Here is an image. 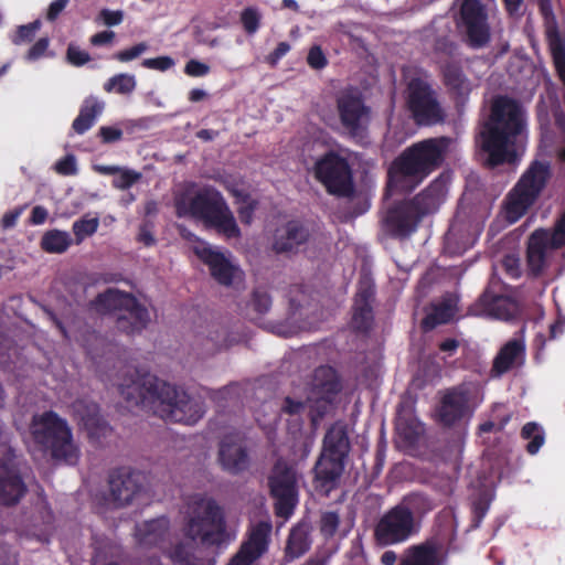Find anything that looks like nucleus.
<instances>
[{
    "mask_svg": "<svg viewBox=\"0 0 565 565\" xmlns=\"http://www.w3.org/2000/svg\"><path fill=\"white\" fill-rule=\"evenodd\" d=\"M120 396L129 406L152 411L170 423L194 425L203 417V403L184 390L138 370L118 385Z\"/></svg>",
    "mask_w": 565,
    "mask_h": 565,
    "instance_id": "f257e3e1",
    "label": "nucleus"
},
{
    "mask_svg": "<svg viewBox=\"0 0 565 565\" xmlns=\"http://www.w3.org/2000/svg\"><path fill=\"white\" fill-rule=\"evenodd\" d=\"M450 138H428L404 149L390 164L386 188L394 193L414 191L435 170L441 167Z\"/></svg>",
    "mask_w": 565,
    "mask_h": 565,
    "instance_id": "f03ea898",
    "label": "nucleus"
},
{
    "mask_svg": "<svg viewBox=\"0 0 565 565\" xmlns=\"http://www.w3.org/2000/svg\"><path fill=\"white\" fill-rule=\"evenodd\" d=\"M523 127V111L516 100L499 96L492 102L490 116L480 131L481 148L488 153L490 167L515 162L513 146Z\"/></svg>",
    "mask_w": 565,
    "mask_h": 565,
    "instance_id": "7ed1b4c3",
    "label": "nucleus"
},
{
    "mask_svg": "<svg viewBox=\"0 0 565 565\" xmlns=\"http://www.w3.org/2000/svg\"><path fill=\"white\" fill-rule=\"evenodd\" d=\"M446 193L445 181L437 178L412 199L396 203L387 211L384 221L390 234L396 238L409 237L426 216L439 210Z\"/></svg>",
    "mask_w": 565,
    "mask_h": 565,
    "instance_id": "20e7f679",
    "label": "nucleus"
},
{
    "mask_svg": "<svg viewBox=\"0 0 565 565\" xmlns=\"http://www.w3.org/2000/svg\"><path fill=\"white\" fill-rule=\"evenodd\" d=\"M179 215L202 221L226 239L239 238L242 233L222 193L213 186L199 189L192 195L177 202Z\"/></svg>",
    "mask_w": 565,
    "mask_h": 565,
    "instance_id": "39448f33",
    "label": "nucleus"
},
{
    "mask_svg": "<svg viewBox=\"0 0 565 565\" xmlns=\"http://www.w3.org/2000/svg\"><path fill=\"white\" fill-rule=\"evenodd\" d=\"M32 438L41 450L49 452L55 461L76 465L81 451L73 438L66 419L54 411L35 414L30 425Z\"/></svg>",
    "mask_w": 565,
    "mask_h": 565,
    "instance_id": "423d86ee",
    "label": "nucleus"
},
{
    "mask_svg": "<svg viewBox=\"0 0 565 565\" xmlns=\"http://www.w3.org/2000/svg\"><path fill=\"white\" fill-rule=\"evenodd\" d=\"M183 534L206 546H221L230 540L222 508L213 498L193 495L188 504Z\"/></svg>",
    "mask_w": 565,
    "mask_h": 565,
    "instance_id": "0eeeda50",
    "label": "nucleus"
},
{
    "mask_svg": "<svg viewBox=\"0 0 565 565\" xmlns=\"http://www.w3.org/2000/svg\"><path fill=\"white\" fill-rule=\"evenodd\" d=\"M350 450V439L343 426H332L327 430L322 451L313 467L317 491L329 495L338 488Z\"/></svg>",
    "mask_w": 565,
    "mask_h": 565,
    "instance_id": "6e6552de",
    "label": "nucleus"
},
{
    "mask_svg": "<svg viewBox=\"0 0 565 565\" xmlns=\"http://www.w3.org/2000/svg\"><path fill=\"white\" fill-rule=\"evenodd\" d=\"M551 175L548 162L534 160L530 163L504 199V215L509 223L518 222L527 213L539 200Z\"/></svg>",
    "mask_w": 565,
    "mask_h": 565,
    "instance_id": "1a4fd4ad",
    "label": "nucleus"
},
{
    "mask_svg": "<svg viewBox=\"0 0 565 565\" xmlns=\"http://www.w3.org/2000/svg\"><path fill=\"white\" fill-rule=\"evenodd\" d=\"M335 110L341 134L354 140L367 136L372 110L358 88L340 90L335 96Z\"/></svg>",
    "mask_w": 565,
    "mask_h": 565,
    "instance_id": "9d476101",
    "label": "nucleus"
},
{
    "mask_svg": "<svg viewBox=\"0 0 565 565\" xmlns=\"http://www.w3.org/2000/svg\"><path fill=\"white\" fill-rule=\"evenodd\" d=\"M313 175L331 195L349 198L354 192L351 167L344 157L333 150L327 151L315 162Z\"/></svg>",
    "mask_w": 565,
    "mask_h": 565,
    "instance_id": "9b49d317",
    "label": "nucleus"
},
{
    "mask_svg": "<svg viewBox=\"0 0 565 565\" xmlns=\"http://www.w3.org/2000/svg\"><path fill=\"white\" fill-rule=\"evenodd\" d=\"M406 105L419 125L431 126L445 120L446 114L438 99V93L420 77H413L407 83Z\"/></svg>",
    "mask_w": 565,
    "mask_h": 565,
    "instance_id": "f8f14e48",
    "label": "nucleus"
},
{
    "mask_svg": "<svg viewBox=\"0 0 565 565\" xmlns=\"http://www.w3.org/2000/svg\"><path fill=\"white\" fill-rule=\"evenodd\" d=\"M267 484L270 497L275 499L276 516L289 519L298 503L296 470L285 460L278 459L271 468Z\"/></svg>",
    "mask_w": 565,
    "mask_h": 565,
    "instance_id": "ddd939ff",
    "label": "nucleus"
},
{
    "mask_svg": "<svg viewBox=\"0 0 565 565\" xmlns=\"http://www.w3.org/2000/svg\"><path fill=\"white\" fill-rule=\"evenodd\" d=\"M417 532L418 521L396 504L377 520L373 529V541L377 547H387L405 543Z\"/></svg>",
    "mask_w": 565,
    "mask_h": 565,
    "instance_id": "4468645a",
    "label": "nucleus"
},
{
    "mask_svg": "<svg viewBox=\"0 0 565 565\" xmlns=\"http://www.w3.org/2000/svg\"><path fill=\"white\" fill-rule=\"evenodd\" d=\"M459 26L469 47L482 49L489 44L491 30L486 7L480 0L462 1Z\"/></svg>",
    "mask_w": 565,
    "mask_h": 565,
    "instance_id": "2eb2a0df",
    "label": "nucleus"
},
{
    "mask_svg": "<svg viewBox=\"0 0 565 565\" xmlns=\"http://www.w3.org/2000/svg\"><path fill=\"white\" fill-rule=\"evenodd\" d=\"M143 472L130 467L113 469L108 476L109 494L117 508H122L132 502L145 487Z\"/></svg>",
    "mask_w": 565,
    "mask_h": 565,
    "instance_id": "dca6fc26",
    "label": "nucleus"
},
{
    "mask_svg": "<svg viewBox=\"0 0 565 565\" xmlns=\"http://www.w3.org/2000/svg\"><path fill=\"white\" fill-rule=\"evenodd\" d=\"M194 254L209 267L214 280L226 287L233 285L239 268L223 252L215 250L209 245H203L195 246Z\"/></svg>",
    "mask_w": 565,
    "mask_h": 565,
    "instance_id": "f3484780",
    "label": "nucleus"
},
{
    "mask_svg": "<svg viewBox=\"0 0 565 565\" xmlns=\"http://www.w3.org/2000/svg\"><path fill=\"white\" fill-rule=\"evenodd\" d=\"M375 286L370 280H361L354 296L351 326L355 332L366 334L374 324L373 302Z\"/></svg>",
    "mask_w": 565,
    "mask_h": 565,
    "instance_id": "a211bd4d",
    "label": "nucleus"
},
{
    "mask_svg": "<svg viewBox=\"0 0 565 565\" xmlns=\"http://www.w3.org/2000/svg\"><path fill=\"white\" fill-rule=\"evenodd\" d=\"M310 238L309 226L299 220H291L277 231L273 249L276 254H297Z\"/></svg>",
    "mask_w": 565,
    "mask_h": 565,
    "instance_id": "6ab92c4d",
    "label": "nucleus"
},
{
    "mask_svg": "<svg viewBox=\"0 0 565 565\" xmlns=\"http://www.w3.org/2000/svg\"><path fill=\"white\" fill-rule=\"evenodd\" d=\"M444 85L456 105H463L472 90V83L463 72L460 61H439Z\"/></svg>",
    "mask_w": 565,
    "mask_h": 565,
    "instance_id": "aec40b11",
    "label": "nucleus"
},
{
    "mask_svg": "<svg viewBox=\"0 0 565 565\" xmlns=\"http://www.w3.org/2000/svg\"><path fill=\"white\" fill-rule=\"evenodd\" d=\"M26 492L28 487L19 469L7 461H0V507L18 505Z\"/></svg>",
    "mask_w": 565,
    "mask_h": 565,
    "instance_id": "412c9836",
    "label": "nucleus"
},
{
    "mask_svg": "<svg viewBox=\"0 0 565 565\" xmlns=\"http://www.w3.org/2000/svg\"><path fill=\"white\" fill-rule=\"evenodd\" d=\"M546 228H536L527 239L526 264L530 276L540 277L547 267L548 252L554 250Z\"/></svg>",
    "mask_w": 565,
    "mask_h": 565,
    "instance_id": "4be33fe9",
    "label": "nucleus"
},
{
    "mask_svg": "<svg viewBox=\"0 0 565 565\" xmlns=\"http://www.w3.org/2000/svg\"><path fill=\"white\" fill-rule=\"evenodd\" d=\"M218 461L223 470L237 476L249 468L250 459L246 446L231 437H225L218 449Z\"/></svg>",
    "mask_w": 565,
    "mask_h": 565,
    "instance_id": "5701e85b",
    "label": "nucleus"
},
{
    "mask_svg": "<svg viewBox=\"0 0 565 565\" xmlns=\"http://www.w3.org/2000/svg\"><path fill=\"white\" fill-rule=\"evenodd\" d=\"M469 395L461 386L452 387L444 394L438 411L439 420L445 426H452L461 420L468 412Z\"/></svg>",
    "mask_w": 565,
    "mask_h": 565,
    "instance_id": "b1692460",
    "label": "nucleus"
},
{
    "mask_svg": "<svg viewBox=\"0 0 565 565\" xmlns=\"http://www.w3.org/2000/svg\"><path fill=\"white\" fill-rule=\"evenodd\" d=\"M72 411L75 418L88 431L90 437L106 436L109 426L99 413L97 403L78 398L72 404Z\"/></svg>",
    "mask_w": 565,
    "mask_h": 565,
    "instance_id": "393cba45",
    "label": "nucleus"
},
{
    "mask_svg": "<svg viewBox=\"0 0 565 565\" xmlns=\"http://www.w3.org/2000/svg\"><path fill=\"white\" fill-rule=\"evenodd\" d=\"M150 322V313L134 296V305L127 303L116 317V328L128 335L141 333Z\"/></svg>",
    "mask_w": 565,
    "mask_h": 565,
    "instance_id": "a878e982",
    "label": "nucleus"
},
{
    "mask_svg": "<svg viewBox=\"0 0 565 565\" xmlns=\"http://www.w3.org/2000/svg\"><path fill=\"white\" fill-rule=\"evenodd\" d=\"M525 358V344L521 339L509 340L497 353L492 362L491 376L500 377L521 365Z\"/></svg>",
    "mask_w": 565,
    "mask_h": 565,
    "instance_id": "bb28decb",
    "label": "nucleus"
},
{
    "mask_svg": "<svg viewBox=\"0 0 565 565\" xmlns=\"http://www.w3.org/2000/svg\"><path fill=\"white\" fill-rule=\"evenodd\" d=\"M341 391L342 383L335 369L330 365H320L313 371L309 388L311 396L337 398Z\"/></svg>",
    "mask_w": 565,
    "mask_h": 565,
    "instance_id": "cd10ccee",
    "label": "nucleus"
},
{
    "mask_svg": "<svg viewBox=\"0 0 565 565\" xmlns=\"http://www.w3.org/2000/svg\"><path fill=\"white\" fill-rule=\"evenodd\" d=\"M273 524L270 520H262L255 523L249 532L248 537L242 543L241 548L252 553L254 557H262L268 550Z\"/></svg>",
    "mask_w": 565,
    "mask_h": 565,
    "instance_id": "c85d7f7f",
    "label": "nucleus"
},
{
    "mask_svg": "<svg viewBox=\"0 0 565 565\" xmlns=\"http://www.w3.org/2000/svg\"><path fill=\"white\" fill-rule=\"evenodd\" d=\"M169 558L175 565H215L214 555H196L191 542H178L168 553Z\"/></svg>",
    "mask_w": 565,
    "mask_h": 565,
    "instance_id": "c756f323",
    "label": "nucleus"
},
{
    "mask_svg": "<svg viewBox=\"0 0 565 565\" xmlns=\"http://www.w3.org/2000/svg\"><path fill=\"white\" fill-rule=\"evenodd\" d=\"M104 107V102L99 100L95 96H88L85 98L77 117L72 124L73 130L78 135L85 134L94 126L98 116L102 115Z\"/></svg>",
    "mask_w": 565,
    "mask_h": 565,
    "instance_id": "7c9ffc66",
    "label": "nucleus"
},
{
    "mask_svg": "<svg viewBox=\"0 0 565 565\" xmlns=\"http://www.w3.org/2000/svg\"><path fill=\"white\" fill-rule=\"evenodd\" d=\"M311 546V540L308 526L305 524L295 525L287 537L284 558L286 562H292L305 555Z\"/></svg>",
    "mask_w": 565,
    "mask_h": 565,
    "instance_id": "2f4dec72",
    "label": "nucleus"
},
{
    "mask_svg": "<svg viewBox=\"0 0 565 565\" xmlns=\"http://www.w3.org/2000/svg\"><path fill=\"white\" fill-rule=\"evenodd\" d=\"M169 533V520L167 518L145 521L137 526V536L143 545L157 546Z\"/></svg>",
    "mask_w": 565,
    "mask_h": 565,
    "instance_id": "473e14b6",
    "label": "nucleus"
},
{
    "mask_svg": "<svg viewBox=\"0 0 565 565\" xmlns=\"http://www.w3.org/2000/svg\"><path fill=\"white\" fill-rule=\"evenodd\" d=\"M127 303L134 305V295L113 288L99 294L94 300L97 311L102 313L120 312Z\"/></svg>",
    "mask_w": 565,
    "mask_h": 565,
    "instance_id": "72a5a7b5",
    "label": "nucleus"
},
{
    "mask_svg": "<svg viewBox=\"0 0 565 565\" xmlns=\"http://www.w3.org/2000/svg\"><path fill=\"white\" fill-rule=\"evenodd\" d=\"M398 565H439L435 544L425 542L407 548Z\"/></svg>",
    "mask_w": 565,
    "mask_h": 565,
    "instance_id": "f704fd0d",
    "label": "nucleus"
},
{
    "mask_svg": "<svg viewBox=\"0 0 565 565\" xmlns=\"http://www.w3.org/2000/svg\"><path fill=\"white\" fill-rule=\"evenodd\" d=\"M397 505L404 511L406 510L415 521L434 509L429 497L420 492L404 495Z\"/></svg>",
    "mask_w": 565,
    "mask_h": 565,
    "instance_id": "c9c22d12",
    "label": "nucleus"
},
{
    "mask_svg": "<svg viewBox=\"0 0 565 565\" xmlns=\"http://www.w3.org/2000/svg\"><path fill=\"white\" fill-rule=\"evenodd\" d=\"M520 437L529 441L525 446V450L531 456L536 455L545 444V431L536 422H527L524 424L521 428Z\"/></svg>",
    "mask_w": 565,
    "mask_h": 565,
    "instance_id": "e433bc0d",
    "label": "nucleus"
},
{
    "mask_svg": "<svg viewBox=\"0 0 565 565\" xmlns=\"http://www.w3.org/2000/svg\"><path fill=\"white\" fill-rule=\"evenodd\" d=\"M72 244V237L67 232L60 230L47 231L41 239V247L47 253H64Z\"/></svg>",
    "mask_w": 565,
    "mask_h": 565,
    "instance_id": "4c0bfd02",
    "label": "nucleus"
},
{
    "mask_svg": "<svg viewBox=\"0 0 565 565\" xmlns=\"http://www.w3.org/2000/svg\"><path fill=\"white\" fill-rule=\"evenodd\" d=\"M455 317V308L448 302L444 301L433 307L430 313L423 319V328L431 330L440 324H446Z\"/></svg>",
    "mask_w": 565,
    "mask_h": 565,
    "instance_id": "58836bf2",
    "label": "nucleus"
},
{
    "mask_svg": "<svg viewBox=\"0 0 565 565\" xmlns=\"http://www.w3.org/2000/svg\"><path fill=\"white\" fill-rule=\"evenodd\" d=\"M233 195L238 204L237 214L241 222L246 225L252 224L258 202L244 191L235 190Z\"/></svg>",
    "mask_w": 565,
    "mask_h": 565,
    "instance_id": "ea45409f",
    "label": "nucleus"
},
{
    "mask_svg": "<svg viewBox=\"0 0 565 565\" xmlns=\"http://www.w3.org/2000/svg\"><path fill=\"white\" fill-rule=\"evenodd\" d=\"M271 305L273 299L269 292L258 287L253 290L247 308L250 309L257 318H260L269 312Z\"/></svg>",
    "mask_w": 565,
    "mask_h": 565,
    "instance_id": "a19ab883",
    "label": "nucleus"
},
{
    "mask_svg": "<svg viewBox=\"0 0 565 565\" xmlns=\"http://www.w3.org/2000/svg\"><path fill=\"white\" fill-rule=\"evenodd\" d=\"M135 88V76L125 73L114 75L104 84V89L107 93L116 92L121 95L130 94Z\"/></svg>",
    "mask_w": 565,
    "mask_h": 565,
    "instance_id": "79ce46f5",
    "label": "nucleus"
},
{
    "mask_svg": "<svg viewBox=\"0 0 565 565\" xmlns=\"http://www.w3.org/2000/svg\"><path fill=\"white\" fill-rule=\"evenodd\" d=\"M501 301H503L502 296L483 292L478 301L468 308V315L480 316L482 313H494Z\"/></svg>",
    "mask_w": 565,
    "mask_h": 565,
    "instance_id": "37998d69",
    "label": "nucleus"
},
{
    "mask_svg": "<svg viewBox=\"0 0 565 565\" xmlns=\"http://www.w3.org/2000/svg\"><path fill=\"white\" fill-rule=\"evenodd\" d=\"M434 52L439 61H460L459 46L448 36H438L434 43Z\"/></svg>",
    "mask_w": 565,
    "mask_h": 565,
    "instance_id": "c03bdc74",
    "label": "nucleus"
},
{
    "mask_svg": "<svg viewBox=\"0 0 565 565\" xmlns=\"http://www.w3.org/2000/svg\"><path fill=\"white\" fill-rule=\"evenodd\" d=\"M335 398L326 396H308L310 419L312 423H317L322 419L330 411Z\"/></svg>",
    "mask_w": 565,
    "mask_h": 565,
    "instance_id": "a18cd8bd",
    "label": "nucleus"
},
{
    "mask_svg": "<svg viewBox=\"0 0 565 565\" xmlns=\"http://www.w3.org/2000/svg\"><path fill=\"white\" fill-rule=\"evenodd\" d=\"M99 226L98 217H82L73 223L72 230L75 235L76 244H81L86 237L96 233Z\"/></svg>",
    "mask_w": 565,
    "mask_h": 565,
    "instance_id": "49530a36",
    "label": "nucleus"
},
{
    "mask_svg": "<svg viewBox=\"0 0 565 565\" xmlns=\"http://www.w3.org/2000/svg\"><path fill=\"white\" fill-rule=\"evenodd\" d=\"M239 21L244 31L247 34L253 35L260 28L262 13L256 7H247L241 12Z\"/></svg>",
    "mask_w": 565,
    "mask_h": 565,
    "instance_id": "de8ad7c7",
    "label": "nucleus"
},
{
    "mask_svg": "<svg viewBox=\"0 0 565 565\" xmlns=\"http://www.w3.org/2000/svg\"><path fill=\"white\" fill-rule=\"evenodd\" d=\"M547 230V236L552 241L553 248L565 247V209L558 213L554 225Z\"/></svg>",
    "mask_w": 565,
    "mask_h": 565,
    "instance_id": "09e8293b",
    "label": "nucleus"
},
{
    "mask_svg": "<svg viewBox=\"0 0 565 565\" xmlns=\"http://www.w3.org/2000/svg\"><path fill=\"white\" fill-rule=\"evenodd\" d=\"M340 524V516L334 511H327L320 518V532L326 539L333 537Z\"/></svg>",
    "mask_w": 565,
    "mask_h": 565,
    "instance_id": "8fccbe9b",
    "label": "nucleus"
},
{
    "mask_svg": "<svg viewBox=\"0 0 565 565\" xmlns=\"http://www.w3.org/2000/svg\"><path fill=\"white\" fill-rule=\"evenodd\" d=\"M41 22L39 20H35L31 23L20 25L17 30V33L14 38L12 39L13 44L20 45L25 42H31L35 33L40 30Z\"/></svg>",
    "mask_w": 565,
    "mask_h": 565,
    "instance_id": "3c124183",
    "label": "nucleus"
},
{
    "mask_svg": "<svg viewBox=\"0 0 565 565\" xmlns=\"http://www.w3.org/2000/svg\"><path fill=\"white\" fill-rule=\"evenodd\" d=\"M117 174L118 177L113 180V185L119 190H127L131 188L141 178L140 172L121 168L120 172Z\"/></svg>",
    "mask_w": 565,
    "mask_h": 565,
    "instance_id": "603ef678",
    "label": "nucleus"
},
{
    "mask_svg": "<svg viewBox=\"0 0 565 565\" xmlns=\"http://www.w3.org/2000/svg\"><path fill=\"white\" fill-rule=\"evenodd\" d=\"M147 50H148V44L146 42H140L131 47L116 52L113 55V58L118 62H121V63H127V62H130V61L139 57Z\"/></svg>",
    "mask_w": 565,
    "mask_h": 565,
    "instance_id": "864d4df0",
    "label": "nucleus"
},
{
    "mask_svg": "<svg viewBox=\"0 0 565 565\" xmlns=\"http://www.w3.org/2000/svg\"><path fill=\"white\" fill-rule=\"evenodd\" d=\"M307 63L312 70H322L328 65V58L320 45L310 47L307 55Z\"/></svg>",
    "mask_w": 565,
    "mask_h": 565,
    "instance_id": "5fc2aeb1",
    "label": "nucleus"
},
{
    "mask_svg": "<svg viewBox=\"0 0 565 565\" xmlns=\"http://www.w3.org/2000/svg\"><path fill=\"white\" fill-rule=\"evenodd\" d=\"M141 66L148 70L166 72L174 66V60L170 56H158L153 58H145Z\"/></svg>",
    "mask_w": 565,
    "mask_h": 565,
    "instance_id": "6e6d98bb",
    "label": "nucleus"
},
{
    "mask_svg": "<svg viewBox=\"0 0 565 565\" xmlns=\"http://www.w3.org/2000/svg\"><path fill=\"white\" fill-rule=\"evenodd\" d=\"M66 60L71 65L79 67L89 62L90 56L86 51L70 44L66 51Z\"/></svg>",
    "mask_w": 565,
    "mask_h": 565,
    "instance_id": "4d7b16f0",
    "label": "nucleus"
},
{
    "mask_svg": "<svg viewBox=\"0 0 565 565\" xmlns=\"http://www.w3.org/2000/svg\"><path fill=\"white\" fill-rule=\"evenodd\" d=\"M502 268L505 275L512 279L521 277L520 258L514 254H508L503 257Z\"/></svg>",
    "mask_w": 565,
    "mask_h": 565,
    "instance_id": "13d9d810",
    "label": "nucleus"
},
{
    "mask_svg": "<svg viewBox=\"0 0 565 565\" xmlns=\"http://www.w3.org/2000/svg\"><path fill=\"white\" fill-rule=\"evenodd\" d=\"M552 54L557 75L565 86V46L562 44L553 45Z\"/></svg>",
    "mask_w": 565,
    "mask_h": 565,
    "instance_id": "bf43d9fd",
    "label": "nucleus"
},
{
    "mask_svg": "<svg viewBox=\"0 0 565 565\" xmlns=\"http://www.w3.org/2000/svg\"><path fill=\"white\" fill-rule=\"evenodd\" d=\"M552 54L557 75L565 86V46L562 44L553 45Z\"/></svg>",
    "mask_w": 565,
    "mask_h": 565,
    "instance_id": "052dcab7",
    "label": "nucleus"
},
{
    "mask_svg": "<svg viewBox=\"0 0 565 565\" xmlns=\"http://www.w3.org/2000/svg\"><path fill=\"white\" fill-rule=\"evenodd\" d=\"M210 70L207 64L194 58L190 60L184 67L185 74L192 77H203L210 73Z\"/></svg>",
    "mask_w": 565,
    "mask_h": 565,
    "instance_id": "680f3d73",
    "label": "nucleus"
},
{
    "mask_svg": "<svg viewBox=\"0 0 565 565\" xmlns=\"http://www.w3.org/2000/svg\"><path fill=\"white\" fill-rule=\"evenodd\" d=\"M103 143H113L122 138V130L111 126H102L98 130Z\"/></svg>",
    "mask_w": 565,
    "mask_h": 565,
    "instance_id": "e2e57ef3",
    "label": "nucleus"
},
{
    "mask_svg": "<svg viewBox=\"0 0 565 565\" xmlns=\"http://www.w3.org/2000/svg\"><path fill=\"white\" fill-rule=\"evenodd\" d=\"M490 508V502L486 499H479L473 502L472 514H473V526H479L484 516L487 515Z\"/></svg>",
    "mask_w": 565,
    "mask_h": 565,
    "instance_id": "0e129e2a",
    "label": "nucleus"
},
{
    "mask_svg": "<svg viewBox=\"0 0 565 565\" xmlns=\"http://www.w3.org/2000/svg\"><path fill=\"white\" fill-rule=\"evenodd\" d=\"M50 40L49 38L39 39L28 51L26 57L30 61H36L44 55L46 50L49 49Z\"/></svg>",
    "mask_w": 565,
    "mask_h": 565,
    "instance_id": "69168bd1",
    "label": "nucleus"
},
{
    "mask_svg": "<svg viewBox=\"0 0 565 565\" xmlns=\"http://www.w3.org/2000/svg\"><path fill=\"white\" fill-rule=\"evenodd\" d=\"M291 46L288 42H279L275 50L266 56V62L270 66H276L278 62L290 51Z\"/></svg>",
    "mask_w": 565,
    "mask_h": 565,
    "instance_id": "338daca9",
    "label": "nucleus"
},
{
    "mask_svg": "<svg viewBox=\"0 0 565 565\" xmlns=\"http://www.w3.org/2000/svg\"><path fill=\"white\" fill-rule=\"evenodd\" d=\"M257 557L239 547L227 565H253Z\"/></svg>",
    "mask_w": 565,
    "mask_h": 565,
    "instance_id": "774afa93",
    "label": "nucleus"
}]
</instances>
